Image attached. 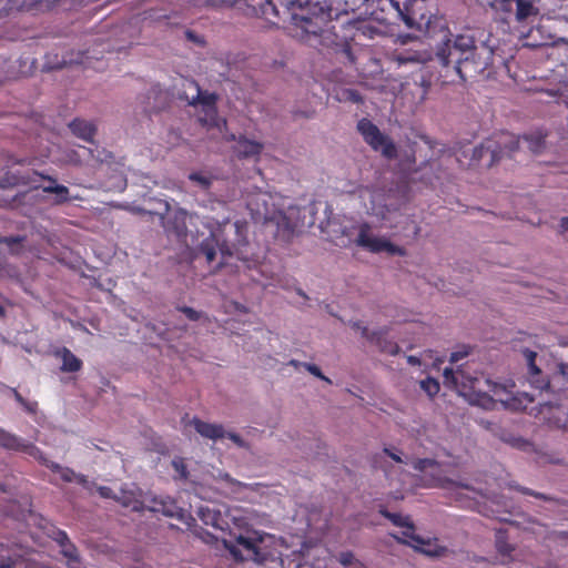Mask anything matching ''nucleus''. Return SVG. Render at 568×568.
<instances>
[{"instance_id": "72a5a7b5", "label": "nucleus", "mask_w": 568, "mask_h": 568, "mask_svg": "<svg viewBox=\"0 0 568 568\" xmlns=\"http://www.w3.org/2000/svg\"><path fill=\"white\" fill-rule=\"evenodd\" d=\"M271 219H277L278 230H282L285 236L292 234L290 222L283 214L271 212Z\"/></svg>"}, {"instance_id": "13d9d810", "label": "nucleus", "mask_w": 568, "mask_h": 568, "mask_svg": "<svg viewBox=\"0 0 568 568\" xmlns=\"http://www.w3.org/2000/svg\"><path fill=\"white\" fill-rule=\"evenodd\" d=\"M160 108L158 105H145L144 106V111L146 113H152V112H156Z\"/></svg>"}, {"instance_id": "5701e85b", "label": "nucleus", "mask_w": 568, "mask_h": 568, "mask_svg": "<svg viewBox=\"0 0 568 568\" xmlns=\"http://www.w3.org/2000/svg\"><path fill=\"white\" fill-rule=\"evenodd\" d=\"M264 149L263 143L243 135L237 139L236 153L240 159L257 158Z\"/></svg>"}, {"instance_id": "09e8293b", "label": "nucleus", "mask_w": 568, "mask_h": 568, "mask_svg": "<svg viewBox=\"0 0 568 568\" xmlns=\"http://www.w3.org/2000/svg\"><path fill=\"white\" fill-rule=\"evenodd\" d=\"M383 453L387 456H389L394 462L402 464L404 463L400 455L397 453L392 452L389 448H384Z\"/></svg>"}, {"instance_id": "bf43d9fd", "label": "nucleus", "mask_w": 568, "mask_h": 568, "mask_svg": "<svg viewBox=\"0 0 568 568\" xmlns=\"http://www.w3.org/2000/svg\"><path fill=\"white\" fill-rule=\"evenodd\" d=\"M383 332V338H382V345H386L387 342H389L387 339V331L386 329H381Z\"/></svg>"}, {"instance_id": "4be33fe9", "label": "nucleus", "mask_w": 568, "mask_h": 568, "mask_svg": "<svg viewBox=\"0 0 568 568\" xmlns=\"http://www.w3.org/2000/svg\"><path fill=\"white\" fill-rule=\"evenodd\" d=\"M191 424L194 426L195 430L204 438L216 440L225 436L224 427L220 424L206 423L197 417H194L191 420Z\"/></svg>"}, {"instance_id": "393cba45", "label": "nucleus", "mask_w": 568, "mask_h": 568, "mask_svg": "<svg viewBox=\"0 0 568 568\" xmlns=\"http://www.w3.org/2000/svg\"><path fill=\"white\" fill-rule=\"evenodd\" d=\"M379 514L392 521L393 525L405 528L404 531L415 532V526L409 516H402L400 514L390 513L384 506L379 508Z\"/></svg>"}, {"instance_id": "e433bc0d", "label": "nucleus", "mask_w": 568, "mask_h": 568, "mask_svg": "<svg viewBox=\"0 0 568 568\" xmlns=\"http://www.w3.org/2000/svg\"><path fill=\"white\" fill-rule=\"evenodd\" d=\"M436 462L430 458H418L413 462V467L416 470L424 471L425 469L434 466Z\"/></svg>"}, {"instance_id": "b1692460", "label": "nucleus", "mask_w": 568, "mask_h": 568, "mask_svg": "<svg viewBox=\"0 0 568 568\" xmlns=\"http://www.w3.org/2000/svg\"><path fill=\"white\" fill-rule=\"evenodd\" d=\"M69 128L75 136L87 142H93L97 128L92 122L82 119H74L70 122Z\"/></svg>"}, {"instance_id": "0eeeda50", "label": "nucleus", "mask_w": 568, "mask_h": 568, "mask_svg": "<svg viewBox=\"0 0 568 568\" xmlns=\"http://www.w3.org/2000/svg\"><path fill=\"white\" fill-rule=\"evenodd\" d=\"M519 144L520 138L510 132L495 133L473 149L469 165L489 169L504 158H513Z\"/></svg>"}, {"instance_id": "0e129e2a", "label": "nucleus", "mask_w": 568, "mask_h": 568, "mask_svg": "<svg viewBox=\"0 0 568 568\" xmlns=\"http://www.w3.org/2000/svg\"><path fill=\"white\" fill-rule=\"evenodd\" d=\"M524 396H525V398H526V400L528 403H532L534 402V398L531 396H529L528 394L525 393Z\"/></svg>"}, {"instance_id": "9d476101", "label": "nucleus", "mask_w": 568, "mask_h": 568, "mask_svg": "<svg viewBox=\"0 0 568 568\" xmlns=\"http://www.w3.org/2000/svg\"><path fill=\"white\" fill-rule=\"evenodd\" d=\"M163 205L164 212L159 213L162 227L168 236H175L182 239L186 236L187 226V211L182 207H172L168 201L160 202Z\"/></svg>"}, {"instance_id": "864d4df0", "label": "nucleus", "mask_w": 568, "mask_h": 568, "mask_svg": "<svg viewBox=\"0 0 568 568\" xmlns=\"http://www.w3.org/2000/svg\"><path fill=\"white\" fill-rule=\"evenodd\" d=\"M74 481H77L80 485H85L88 480H87V477L84 475L75 474Z\"/></svg>"}, {"instance_id": "cd10ccee", "label": "nucleus", "mask_w": 568, "mask_h": 568, "mask_svg": "<svg viewBox=\"0 0 568 568\" xmlns=\"http://www.w3.org/2000/svg\"><path fill=\"white\" fill-rule=\"evenodd\" d=\"M521 140L526 144L527 149L534 154L539 153L545 145V136L540 133L524 135Z\"/></svg>"}, {"instance_id": "a211bd4d", "label": "nucleus", "mask_w": 568, "mask_h": 568, "mask_svg": "<svg viewBox=\"0 0 568 568\" xmlns=\"http://www.w3.org/2000/svg\"><path fill=\"white\" fill-rule=\"evenodd\" d=\"M353 328L361 332V335L365 337L371 343L375 344L378 349L383 353L389 354V355H396L399 352V347L394 342H387L386 345H382V338H383V332L382 331H374L371 332L367 326L362 325L361 322H355L352 325Z\"/></svg>"}, {"instance_id": "680f3d73", "label": "nucleus", "mask_w": 568, "mask_h": 568, "mask_svg": "<svg viewBox=\"0 0 568 568\" xmlns=\"http://www.w3.org/2000/svg\"><path fill=\"white\" fill-rule=\"evenodd\" d=\"M186 36H187V38H189V39H191V40H193V41H197V39H196V38H195V36L193 34V32L187 31V32H186Z\"/></svg>"}, {"instance_id": "a19ab883", "label": "nucleus", "mask_w": 568, "mask_h": 568, "mask_svg": "<svg viewBox=\"0 0 568 568\" xmlns=\"http://www.w3.org/2000/svg\"><path fill=\"white\" fill-rule=\"evenodd\" d=\"M53 539L59 544L61 548L71 542L67 532L60 529L54 532Z\"/></svg>"}, {"instance_id": "de8ad7c7", "label": "nucleus", "mask_w": 568, "mask_h": 568, "mask_svg": "<svg viewBox=\"0 0 568 568\" xmlns=\"http://www.w3.org/2000/svg\"><path fill=\"white\" fill-rule=\"evenodd\" d=\"M225 436H227L239 447H245V442L241 438L240 435L235 433H227Z\"/></svg>"}, {"instance_id": "774afa93", "label": "nucleus", "mask_w": 568, "mask_h": 568, "mask_svg": "<svg viewBox=\"0 0 568 568\" xmlns=\"http://www.w3.org/2000/svg\"><path fill=\"white\" fill-rule=\"evenodd\" d=\"M0 568H9V565L0 564Z\"/></svg>"}, {"instance_id": "6e6552de", "label": "nucleus", "mask_w": 568, "mask_h": 568, "mask_svg": "<svg viewBox=\"0 0 568 568\" xmlns=\"http://www.w3.org/2000/svg\"><path fill=\"white\" fill-rule=\"evenodd\" d=\"M364 142L375 152H379L386 160L397 158V146L390 136L383 133L379 128L367 118H362L356 125Z\"/></svg>"}, {"instance_id": "ea45409f", "label": "nucleus", "mask_w": 568, "mask_h": 568, "mask_svg": "<svg viewBox=\"0 0 568 568\" xmlns=\"http://www.w3.org/2000/svg\"><path fill=\"white\" fill-rule=\"evenodd\" d=\"M24 241L23 236L20 235H12V236H0V243L7 244L9 246L14 244H20Z\"/></svg>"}, {"instance_id": "473e14b6", "label": "nucleus", "mask_w": 568, "mask_h": 568, "mask_svg": "<svg viewBox=\"0 0 568 568\" xmlns=\"http://www.w3.org/2000/svg\"><path fill=\"white\" fill-rule=\"evenodd\" d=\"M511 488L518 490L519 493L524 494V495H527V496H532L535 498H538V499H541V500H545V501H549V500H552L551 497L542 494V493H538V491H535L530 488H527V487H524V486H520V485H510Z\"/></svg>"}, {"instance_id": "2eb2a0df", "label": "nucleus", "mask_w": 568, "mask_h": 568, "mask_svg": "<svg viewBox=\"0 0 568 568\" xmlns=\"http://www.w3.org/2000/svg\"><path fill=\"white\" fill-rule=\"evenodd\" d=\"M0 447L23 454H37L36 445L0 427Z\"/></svg>"}, {"instance_id": "f03ea898", "label": "nucleus", "mask_w": 568, "mask_h": 568, "mask_svg": "<svg viewBox=\"0 0 568 568\" xmlns=\"http://www.w3.org/2000/svg\"><path fill=\"white\" fill-rule=\"evenodd\" d=\"M210 236L202 241L199 251L205 256L207 263H212L217 254H221L219 266H224L235 257L247 267L258 262V256L252 251L247 241L248 224L246 221L230 222L229 217L222 221L211 219L206 224Z\"/></svg>"}, {"instance_id": "f3484780", "label": "nucleus", "mask_w": 568, "mask_h": 568, "mask_svg": "<svg viewBox=\"0 0 568 568\" xmlns=\"http://www.w3.org/2000/svg\"><path fill=\"white\" fill-rule=\"evenodd\" d=\"M353 328L361 332V335L365 337L371 343L375 344L378 349L383 353L389 354V355H396L399 352V347L394 342H387L386 345H382V338H383V332L382 331H374L371 332L367 326L362 325L361 322H355L352 325Z\"/></svg>"}, {"instance_id": "8fccbe9b", "label": "nucleus", "mask_w": 568, "mask_h": 568, "mask_svg": "<svg viewBox=\"0 0 568 568\" xmlns=\"http://www.w3.org/2000/svg\"><path fill=\"white\" fill-rule=\"evenodd\" d=\"M21 405L23 406V408H24L28 413H36L37 407H38L37 402H28V400H27V404H21Z\"/></svg>"}, {"instance_id": "a878e982", "label": "nucleus", "mask_w": 568, "mask_h": 568, "mask_svg": "<svg viewBox=\"0 0 568 568\" xmlns=\"http://www.w3.org/2000/svg\"><path fill=\"white\" fill-rule=\"evenodd\" d=\"M256 16L267 20L273 24H276L277 22L274 19L280 18V11L277 9L276 2L274 0H266Z\"/></svg>"}, {"instance_id": "ddd939ff", "label": "nucleus", "mask_w": 568, "mask_h": 568, "mask_svg": "<svg viewBox=\"0 0 568 568\" xmlns=\"http://www.w3.org/2000/svg\"><path fill=\"white\" fill-rule=\"evenodd\" d=\"M190 87L195 90V94L185 99L190 105H202V110L209 121H214L217 115L216 100L217 97L214 93L202 91L200 85L195 81L189 82Z\"/></svg>"}, {"instance_id": "423d86ee", "label": "nucleus", "mask_w": 568, "mask_h": 568, "mask_svg": "<svg viewBox=\"0 0 568 568\" xmlns=\"http://www.w3.org/2000/svg\"><path fill=\"white\" fill-rule=\"evenodd\" d=\"M379 3L381 10L390 16L384 20L403 21L407 28L430 33L434 16L428 0H381Z\"/></svg>"}, {"instance_id": "58836bf2", "label": "nucleus", "mask_w": 568, "mask_h": 568, "mask_svg": "<svg viewBox=\"0 0 568 568\" xmlns=\"http://www.w3.org/2000/svg\"><path fill=\"white\" fill-rule=\"evenodd\" d=\"M338 561L343 565V566H353L356 561L354 555L352 551H343L339 554L338 556Z\"/></svg>"}, {"instance_id": "7c9ffc66", "label": "nucleus", "mask_w": 568, "mask_h": 568, "mask_svg": "<svg viewBox=\"0 0 568 568\" xmlns=\"http://www.w3.org/2000/svg\"><path fill=\"white\" fill-rule=\"evenodd\" d=\"M199 515L205 525H211L213 527L223 529L222 526H220L219 524L220 514L211 511L209 508L201 507L199 509Z\"/></svg>"}, {"instance_id": "1a4fd4ad", "label": "nucleus", "mask_w": 568, "mask_h": 568, "mask_svg": "<svg viewBox=\"0 0 568 568\" xmlns=\"http://www.w3.org/2000/svg\"><path fill=\"white\" fill-rule=\"evenodd\" d=\"M491 7L507 23H525L539 14L537 0H494Z\"/></svg>"}, {"instance_id": "9b49d317", "label": "nucleus", "mask_w": 568, "mask_h": 568, "mask_svg": "<svg viewBox=\"0 0 568 568\" xmlns=\"http://www.w3.org/2000/svg\"><path fill=\"white\" fill-rule=\"evenodd\" d=\"M355 242L358 246L364 247L371 253L386 252L389 255L398 256H404L406 254L404 247L393 244L387 239L373 236L371 234V225L368 223L361 224Z\"/></svg>"}, {"instance_id": "5fc2aeb1", "label": "nucleus", "mask_w": 568, "mask_h": 568, "mask_svg": "<svg viewBox=\"0 0 568 568\" xmlns=\"http://www.w3.org/2000/svg\"><path fill=\"white\" fill-rule=\"evenodd\" d=\"M74 481H77L80 485H85L88 480H87V477L84 475L75 474Z\"/></svg>"}, {"instance_id": "7ed1b4c3", "label": "nucleus", "mask_w": 568, "mask_h": 568, "mask_svg": "<svg viewBox=\"0 0 568 568\" xmlns=\"http://www.w3.org/2000/svg\"><path fill=\"white\" fill-rule=\"evenodd\" d=\"M443 38L436 45L435 55L438 62L446 68V77L455 75L460 81L476 78L489 65L491 54L483 58L477 52L476 41L473 36H454L448 27L440 29Z\"/></svg>"}, {"instance_id": "f704fd0d", "label": "nucleus", "mask_w": 568, "mask_h": 568, "mask_svg": "<svg viewBox=\"0 0 568 568\" xmlns=\"http://www.w3.org/2000/svg\"><path fill=\"white\" fill-rule=\"evenodd\" d=\"M189 179L197 183L203 190H207L212 184L211 178L203 175L200 172H192L189 175Z\"/></svg>"}, {"instance_id": "052dcab7", "label": "nucleus", "mask_w": 568, "mask_h": 568, "mask_svg": "<svg viewBox=\"0 0 568 568\" xmlns=\"http://www.w3.org/2000/svg\"><path fill=\"white\" fill-rule=\"evenodd\" d=\"M351 568H365V566L362 562L356 560L355 564L353 566H351Z\"/></svg>"}, {"instance_id": "f8f14e48", "label": "nucleus", "mask_w": 568, "mask_h": 568, "mask_svg": "<svg viewBox=\"0 0 568 568\" xmlns=\"http://www.w3.org/2000/svg\"><path fill=\"white\" fill-rule=\"evenodd\" d=\"M398 542L404 545H409L414 547L416 550L430 556V557H439L446 552V548L437 545L435 541L430 539H424L420 536L416 535L414 531H402V536L392 535Z\"/></svg>"}, {"instance_id": "c03bdc74", "label": "nucleus", "mask_w": 568, "mask_h": 568, "mask_svg": "<svg viewBox=\"0 0 568 568\" xmlns=\"http://www.w3.org/2000/svg\"><path fill=\"white\" fill-rule=\"evenodd\" d=\"M265 1L266 0H246V4L251 9V12L256 16Z\"/></svg>"}, {"instance_id": "6ab92c4d", "label": "nucleus", "mask_w": 568, "mask_h": 568, "mask_svg": "<svg viewBox=\"0 0 568 568\" xmlns=\"http://www.w3.org/2000/svg\"><path fill=\"white\" fill-rule=\"evenodd\" d=\"M29 183L30 179L28 176L16 174L12 172L6 173V175L0 180V206L11 205L17 196L16 194L2 195V193L7 192L8 190H11L13 186L20 184L27 185Z\"/></svg>"}, {"instance_id": "dca6fc26", "label": "nucleus", "mask_w": 568, "mask_h": 568, "mask_svg": "<svg viewBox=\"0 0 568 568\" xmlns=\"http://www.w3.org/2000/svg\"><path fill=\"white\" fill-rule=\"evenodd\" d=\"M353 328L361 332V335L365 337L371 343L375 344L378 349L383 353L389 354V355H396L399 352V347L394 342H387L386 345H382V338H383V332L382 331H374L371 332L367 326L362 325L361 322H355L352 325Z\"/></svg>"}, {"instance_id": "69168bd1", "label": "nucleus", "mask_w": 568, "mask_h": 568, "mask_svg": "<svg viewBox=\"0 0 568 568\" xmlns=\"http://www.w3.org/2000/svg\"><path fill=\"white\" fill-rule=\"evenodd\" d=\"M7 79V77L0 74V83L3 82Z\"/></svg>"}, {"instance_id": "f257e3e1", "label": "nucleus", "mask_w": 568, "mask_h": 568, "mask_svg": "<svg viewBox=\"0 0 568 568\" xmlns=\"http://www.w3.org/2000/svg\"><path fill=\"white\" fill-rule=\"evenodd\" d=\"M347 17V10L344 11ZM354 29L356 33L349 36L351 39L358 33L373 38L377 30L368 22L352 21L346 18L341 20L336 14L335 22L332 19V9L321 6L320 1L305 0L300 1L298 11L291 13L290 26L287 27L290 36L311 47H336L347 41L348 36L339 37L337 28Z\"/></svg>"}, {"instance_id": "bb28decb", "label": "nucleus", "mask_w": 568, "mask_h": 568, "mask_svg": "<svg viewBox=\"0 0 568 568\" xmlns=\"http://www.w3.org/2000/svg\"><path fill=\"white\" fill-rule=\"evenodd\" d=\"M42 191L44 193L54 194V203L63 204L71 201L69 189L62 184H54V186H43Z\"/></svg>"}, {"instance_id": "39448f33", "label": "nucleus", "mask_w": 568, "mask_h": 568, "mask_svg": "<svg viewBox=\"0 0 568 568\" xmlns=\"http://www.w3.org/2000/svg\"><path fill=\"white\" fill-rule=\"evenodd\" d=\"M446 382H452L459 394L466 397L471 404L485 409L494 408L497 402L507 405L511 392L506 385L493 382L484 374L471 375L465 366L457 369L446 367L444 369Z\"/></svg>"}, {"instance_id": "603ef678", "label": "nucleus", "mask_w": 568, "mask_h": 568, "mask_svg": "<svg viewBox=\"0 0 568 568\" xmlns=\"http://www.w3.org/2000/svg\"><path fill=\"white\" fill-rule=\"evenodd\" d=\"M13 396L16 398V400L21 405V404H27V399H24L22 397V395L17 390V389H13Z\"/></svg>"}, {"instance_id": "e2e57ef3", "label": "nucleus", "mask_w": 568, "mask_h": 568, "mask_svg": "<svg viewBox=\"0 0 568 568\" xmlns=\"http://www.w3.org/2000/svg\"><path fill=\"white\" fill-rule=\"evenodd\" d=\"M408 362L412 363V364L419 363V361L416 357H414V356H409L408 357Z\"/></svg>"}, {"instance_id": "c85d7f7f", "label": "nucleus", "mask_w": 568, "mask_h": 568, "mask_svg": "<svg viewBox=\"0 0 568 568\" xmlns=\"http://www.w3.org/2000/svg\"><path fill=\"white\" fill-rule=\"evenodd\" d=\"M61 554L68 559L70 568H77L80 565V557L77 547L69 542L61 548Z\"/></svg>"}, {"instance_id": "c756f323", "label": "nucleus", "mask_w": 568, "mask_h": 568, "mask_svg": "<svg viewBox=\"0 0 568 568\" xmlns=\"http://www.w3.org/2000/svg\"><path fill=\"white\" fill-rule=\"evenodd\" d=\"M496 549L503 556H509L514 550V547L507 542L506 532L503 530L496 532Z\"/></svg>"}, {"instance_id": "6e6d98bb", "label": "nucleus", "mask_w": 568, "mask_h": 568, "mask_svg": "<svg viewBox=\"0 0 568 568\" xmlns=\"http://www.w3.org/2000/svg\"><path fill=\"white\" fill-rule=\"evenodd\" d=\"M43 180H47L49 182V184L47 186H54V184H58L57 183V180L52 176H49V175H44V174H41L40 175Z\"/></svg>"}, {"instance_id": "4468645a", "label": "nucleus", "mask_w": 568, "mask_h": 568, "mask_svg": "<svg viewBox=\"0 0 568 568\" xmlns=\"http://www.w3.org/2000/svg\"><path fill=\"white\" fill-rule=\"evenodd\" d=\"M524 356H525V358L527 361V365H528L530 384L537 389H540V390L546 389V390L554 392L551 383L556 378H562V376H564L562 373H557L552 376L551 379H548V378L544 377L542 372L536 365V357H537L536 352L527 348L524 351Z\"/></svg>"}, {"instance_id": "3c124183", "label": "nucleus", "mask_w": 568, "mask_h": 568, "mask_svg": "<svg viewBox=\"0 0 568 568\" xmlns=\"http://www.w3.org/2000/svg\"><path fill=\"white\" fill-rule=\"evenodd\" d=\"M149 93L152 94L154 99H160L162 97V91L159 85L152 87Z\"/></svg>"}, {"instance_id": "79ce46f5", "label": "nucleus", "mask_w": 568, "mask_h": 568, "mask_svg": "<svg viewBox=\"0 0 568 568\" xmlns=\"http://www.w3.org/2000/svg\"><path fill=\"white\" fill-rule=\"evenodd\" d=\"M306 368L314 376L331 383V381L326 376L323 375L321 368L317 365H315V364H306Z\"/></svg>"}, {"instance_id": "49530a36", "label": "nucleus", "mask_w": 568, "mask_h": 568, "mask_svg": "<svg viewBox=\"0 0 568 568\" xmlns=\"http://www.w3.org/2000/svg\"><path fill=\"white\" fill-rule=\"evenodd\" d=\"M49 59H50V54L47 55V61L44 63V69H47V70L61 69L65 64L64 60L57 62V63H51Z\"/></svg>"}, {"instance_id": "4d7b16f0", "label": "nucleus", "mask_w": 568, "mask_h": 568, "mask_svg": "<svg viewBox=\"0 0 568 568\" xmlns=\"http://www.w3.org/2000/svg\"><path fill=\"white\" fill-rule=\"evenodd\" d=\"M560 226L562 231H568V216H565L560 220Z\"/></svg>"}, {"instance_id": "412c9836", "label": "nucleus", "mask_w": 568, "mask_h": 568, "mask_svg": "<svg viewBox=\"0 0 568 568\" xmlns=\"http://www.w3.org/2000/svg\"><path fill=\"white\" fill-rule=\"evenodd\" d=\"M53 355L61 359L60 371L62 373H78L83 367V362L65 346L57 348Z\"/></svg>"}, {"instance_id": "37998d69", "label": "nucleus", "mask_w": 568, "mask_h": 568, "mask_svg": "<svg viewBox=\"0 0 568 568\" xmlns=\"http://www.w3.org/2000/svg\"><path fill=\"white\" fill-rule=\"evenodd\" d=\"M97 490L102 498L118 499L113 490L108 486H99Z\"/></svg>"}, {"instance_id": "4c0bfd02", "label": "nucleus", "mask_w": 568, "mask_h": 568, "mask_svg": "<svg viewBox=\"0 0 568 568\" xmlns=\"http://www.w3.org/2000/svg\"><path fill=\"white\" fill-rule=\"evenodd\" d=\"M180 312H182L190 321H199L202 316L201 312L195 311L192 307L189 306H182L179 308Z\"/></svg>"}, {"instance_id": "c9c22d12", "label": "nucleus", "mask_w": 568, "mask_h": 568, "mask_svg": "<svg viewBox=\"0 0 568 568\" xmlns=\"http://www.w3.org/2000/svg\"><path fill=\"white\" fill-rule=\"evenodd\" d=\"M342 99L353 103H363V97L357 90L346 89L342 92Z\"/></svg>"}, {"instance_id": "20e7f679", "label": "nucleus", "mask_w": 568, "mask_h": 568, "mask_svg": "<svg viewBox=\"0 0 568 568\" xmlns=\"http://www.w3.org/2000/svg\"><path fill=\"white\" fill-rule=\"evenodd\" d=\"M227 517L234 527L230 530V537L223 539V544L234 560L265 564L276 558L274 536L253 529L242 514Z\"/></svg>"}, {"instance_id": "a18cd8bd", "label": "nucleus", "mask_w": 568, "mask_h": 568, "mask_svg": "<svg viewBox=\"0 0 568 568\" xmlns=\"http://www.w3.org/2000/svg\"><path fill=\"white\" fill-rule=\"evenodd\" d=\"M468 354H469V352H468L467 349H465V351H463V352H460V351H458V352H453V353L450 354L449 362H450L452 364L457 363L458 361H460V359H463L464 357H466Z\"/></svg>"}, {"instance_id": "aec40b11", "label": "nucleus", "mask_w": 568, "mask_h": 568, "mask_svg": "<svg viewBox=\"0 0 568 568\" xmlns=\"http://www.w3.org/2000/svg\"><path fill=\"white\" fill-rule=\"evenodd\" d=\"M37 454H27L28 456L38 460L41 465L45 466L53 473H59L60 477L65 483H72L75 478V473L69 467H63L60 464L49 460L40 448L36 446Z\"/></svg>"}, {"instance_id": "338daca9", "label": "nucleus", "mask_w": 568, "mask_h": 568, "mask_svg": "<svg viewBox=\"0 0 568 568\" xmlns=\"http://www.w3.org/2000/svg\"><path fill=\"white\" fill-rule=\"evenodd\" d=\"M4 314V308L3 306L0 305V315H3Z\"/></svg>"}, {"instance_id": "2f4dec72", "label": "nucleus", "mask_w": 568, "mask_h": 568, "mask_svg": "<svg viewBox=\"0 0 568 568\" xmlns=\"http://www.w3.org/2000/svg\"><path fill=\"white\" fill-rule=\"evenodd\" d=\"M419 385H420V388L429 397H434L435 395H437L440 389L439 383L435 378H432V377H427V378L420 381Z\"/></svg>"}]
</instances>
